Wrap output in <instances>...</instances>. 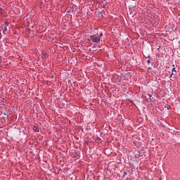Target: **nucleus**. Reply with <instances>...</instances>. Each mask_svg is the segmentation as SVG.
Returning <instances> with one entry per match:
<instances>
[{"mask_svg":"<svg viewBox=\"0 0 180 180\" xmlns=\"http://www.w3.org/2000/svg\"><path fill=\"white\" fill-rule=\"evenodd\" d=\"M89 37H90V40H91L93 43H96L97 44L98 43H101V38L99 37V34H95L91 35Z\"/></svg>","mask_w":180,"mask_h":180,"instance_id":"f257e3e1","label":"nucleus"},{"mask_svg":"<svg viewBox=\"0 0 180 180\" xmlns=\"http://www.w3.org/2000/svg\"><path fill=\"white\" fill-rule=\"evenodd\" d=\"M41 58H43V60H47V58H49V54H47V53H42Z\"/></svg>","mask_w":180,"mask_h":180,"instance_id":"f03ea898","label":"nucleus"},{"mask_svg":"<svg viewBox=\"0 0 180 180\" xmlns=\"http://www.w3.org/2000/svg\"><path fill=\"white\" fill-rule=\"evenodd\" d=\"M33 131H34L35 133H39V127L34 125V126L33 127Z\"/></svg>","mask_w":180,"mask_h":180,"instance_id":"7ed1b4c3","label":"nucleus"},{"mask_svg":"<svg viewBox=\"0 0 180 180\" xmlns=\"http://www.w3.org/2000/svg\"><path fill=\"white\" fill-rule=\"evenodd\" d=\"M134 12V7H130L129 8V14L133 15Z\"/></svg>","mask_w":180,"mask_h":180,"instance_id":"20e7f679","label":"nucleus"},{"mask_svg":"<svg viewBox=\"0 0 180 180\" xmlns=\"http://www.w3.org/2000/svg\"><path fill=\"white\" fill-rule=\"evenodd\" d=\"M165 108H167V110H169L171 109V105L167 104Z\"/></svg>","mask_w":180,"mask_h":180,"instance_id":"39448f33","label":"nucleus"},{"mask_svg":"<svg viewBox=\"0 0 180 180\" xmlns=\"http://www.w3.org/2000/svg\"><path fill=\"white\" fill-rule=\"evenodd\" d=\"M1 102V103H5L6 102V100H5V98H3Z\"/></svg>","mask_w":180,"mask_h":180,"instance_id":"423d86ee","label":"nucleus"},{"mask_svg":"<svg viewBox=\"0 0 180 180\" xmlns=\"http://www.w3.org/2000/svg\"><path fill=\"white\" fill-rule=\"evenodd\" d=\"M103 36V33L101 32L98 35V37H100L101 39V37H102Z\"/></svg>","mask_w":180,"mask_h":180,"instance_id":"0eeeda50","label":"nucleus"},{"mask_svg":"<svg viewBox=\"0 0 180 180\" xmlns=\"http://www.w3.org/2000/svg\"><path fill=\"white\" fill-rule=\"evenodd\" d=\"M149 101L150 102H152L153 103H154V101H153L152 97H149Z\"/></svg>","mask_w":180,"mask_h":180,"instance_id":"6e6552de","label":"nucleus"},{"mask_svg":"<svg viewBox=\"0 0 180 180\" xmlns=\"http://www.w3.org/2000/svg\"><path fill=\"white\" fill-rule=\"evenodd\" d=\"M126 175H127V172H124V174L122 176V178H124V176H126Z\"/></svg>","mask_w":180,"mask_h":180,"instance_id":"1a4fd4ad","label":"nucleus"},{"mask_svg":"<svg viewBox=\"0 0 180 180\" xmlns=\"http://www.w3.org/2000/svg\"><path fill=\"white\" fill-rule=\"evenodd\" d=\"M172 72H176V70H175V68H172Z\"/></svg>","mask_w":180,"mask_h":180,"instance_id":"9d476101","label":"nucleus"},{"mask_svg":"<svg viewBox=\"0 0 180 180\" xmlns=\"http://www.w3.org/2000/svg\"><path fill=\"white\" fill-rule=\"evenodd\" d=\"M148 96H149V98H153V94H148Z\"/></svg>","mask_w":180,"mask_h":180,"instance_id":"9b49d317","label":"nucleus"},{"mask_svg":"<svg viewBox=\"0 0 180 180\" xmlns=\"http://www.w3.org/2000/svg\"><path fill=\"white\" fill-rule=\"evenodd\" d=\"M147 64H150V60H147Z\"/></svg>","mask_w":180,"mask_h":180,"instance_id":"f8f14e48","label":"nucleus"},{"mask_svg":"<svg viewBox=\"0 0 180 180\" xmlns=\"http://www.w3.org/2000/svg\"><path fill=\"white\" fill-rule=\"evenodd\" d=\"M4 30H8V29L6 28V27H4Z\"/></svg>","mask_w":180,"mask_h":180,"instance_id":"ddd939ff","label":"nucleus"},{"mask_svg":"<svg viewBox=\"0 0 180 180\" xmlns=\"http://www.w3.org/2000/svg\"><path fill=\"white\" fill-rule=\"evenodd\" d=\"M174 75V72H172L171 76L172 77Z\"/></svg>","mask_w":180,"mask_h":180,"instance_id":"4468645a","label":"nucleus"},{"mask_svg":"<svg viewBox=\"0 0 180 180\" xmlns=\"http://www.w3.org/2000/svg\"><path fill=\"white\" fill-rule=\"evenodd\" d=\"M169 78H172V75L169 77Z\"/></svg>","mask_w":180,"mask_h":180,"instance_id":"2eb2a0df","label":"nucleus"},{"mask_svg":"<svg viewBox=\"0 0 180 180\" xmlns=\"http://www.w3.org/2000/svg\"><path fill=\"white\" fill-rule=\"evenodd\" d=\"M148 70H151V67H149V68H148Z\"/></svg>","mask_w":180,"mask_h":180,"instance_id":"dca6fc26","label":"nucleus"},{"mask_svg":"<svg viewBox=\"0 0 180 180\" xmlns=\"http://www.w3.org/2000/svg\"><path fill=\"white\" fill-rule=\"evenodd\" d=\"M136 158H139V156H136Z\"/></svg>","mask_w":180,"mask_h":180,"instance_id":"f3484780","label":"nucleus"}]
</instances>
